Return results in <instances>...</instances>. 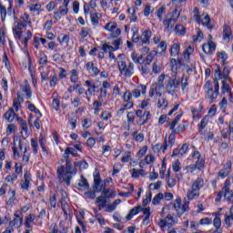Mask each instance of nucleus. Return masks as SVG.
Here are the masks:
<instances>
[{
    "label": "nucleus",
    "instance_id": "nucleus-16",
    "mask_svg": "<svg viewBox=\"0 0 233 233\" xmlns=\"http://www.w3.org/2000/svg\"><path fill=\"white\" fill-rule=\"evenodd\" d=\"M181 50V43L178 40H174L173 45L170 48V56L171 57H177L179 56V52Z\"/></svg>",
    "mask_w": 233,
    "mask_h": 233
},
{
    "label": "nucleus",
    "instance_id": "nucleus-19",
    "mask_svg": "<svg viewBox=\"0 0 233 233\" xmlns=\"http://www.w3.org/2000/svg\"><path fill=\"white\" fill-rule=\"evenodd\" d=\"M202 50L204 54H212L216 52V44L212 42V40H209L207 44L202 46Z\"/></svg>",
    "mask_w": 233,
    "mask_h": 233
},
{
    "label": "nucleus",
    "instance_id": "nucleus-15",
    "mask_svg": "<svg viewBox=\"0 0 233 233\" xmlns=\"http://www.w3.org/2000/svg\"><path fill=\"white\" fill-rule=\"evenodd\" d=\"M26 25L21 23V22H15V25L13 26V32L15 34V36L17 39H21V35H23V28H25Z\"/></svg>",
    "mask_w": 233,
    "mask_h": 233
},
{
    "label": "nucleus",
    "instance_id": "nucleus-28",
    "mask_svg": "<svg viewBox=\"0 0 233 233\" xmlns=\"http://www.w3.org/2000/svg\"><path fill=\"white\" fill-rule=\"evenodd\" d=\"M187 198L189 201H192L193 199H198V198H199V191H198L194 187H191L187 192Z\"/></svg>",
    "mask_w": 233,
    "mask_h": 233
},
{
    "label": "nucleus",
    "instance_id": "nucleus-33",
    "mask_svg": "<svg viewBox=\"0 0 233 233\" xmlns=\"http://www.w3.org/2000/svg\"><path fill=\"white\" fill-rule=\"evenodd\" d=\"M78 190H88L90 188V185L88 184V181L86 178L81 177V179L78 182Z\"/></svg>",
    "mask_w": 233,
    "mask_h": 233
},
{
    "label": "nucleus",
    "instance_id": "nucleus-31",
    "mask_svg": "<svg viewBox=\"0 0 233 233\" xmlns=\"http://www.w3.org/2000/svg\"><path fill=\"white\" fill-rule=\"evenodd\" d=\"M223 38L224 41H230L232 39V29H230V26L225 25L223 28Z\"/></svg>",
    "mask_w": 233,
    "mask_h": 233
},
{
    "label": "nucleus",
    "instance_id": "nucleus-9",
    "mask_svg": "<svg viewBox=\"0 0 233 233\" xmlns=\"http://www.w3.org/2000/svg\"><path fill=\"white\" fill-rule=\"evenodd\" d=\"M179 18V11L177 9H175L173 11L172 17L167 16L166 19L163 21L164 28L167 30V32H171L174 28V25H176V22Z\"/></svg>",
    "mask_w": 233,
    "mask_h": 233
},
{
    "label": "nucleus",
    "instance_id": "nucleus-48",
    "mask_svg": "<svg viewBox=\"0 0 233 233\" xmlns=\"http://www.w3.org/2000/svg\"><path fill=\"white\" fill-rule=\"evenodd\" d=\"M156 56H157V51L153 50V51L149 52L145 60L146 64L150 65L152 63V61H154V58L156 57Z\"/></svg>",
    "mask_w": 233,
    "mask_h": 233
},
{
    "label": "nucleus",
    "instance_id": "nucleus-10",
    "mask_svg": "<svg viewBox=\"0 0 233 233\" xmlns=\"http://www.w3.org/2000/svg\"><path fill=\"white\" fill-rule=\"evenodd\" d=\"M106 32H108L111 37H119L121 35V29L117 27V23L109 22L105 26Z\"/></svg>",
    "mask_w": 233,
    "mask_h": 233
},
{
    "label": "nucleus",
    "instance_id": "nucleus-61",
    "mask_svg": "<svg viewBox=\"0 0 233 233\" xmlns=\"http://www.w3.org/2000/svg\"><path fill=\"white\" fill-rule=\"evenodd\" d=\"M152 70L153 74H159V72H161V63L159 61H155Z\"/></svg>",
    "mask_w": 233,
    "mask_h": 233
},
{
    "label": "nucleus",
    "instance_id": "nucleus-55",
    "mask_svg": "<svg viewBox=\"0 0 233 233\" xmlns=\"http://www.w3.org/2000/svg\"><path fill=\"white\" fill-rule=\"evenodd\" d=\"M102 50L105 54H110L112 52H116V48L112 46H108V44L102 45Z\"/></svg>",
    "mask_w": 233,
    "mask_h": 233
},
{
    "label": "nucleus",
    "instance_id": "nucleus-50",
    "mask_svg": "<svg viewBox=\"0 0 233 233\" xmlns=\"http://www.w3.org/2000/svg\"><path fill=\"white\" fill-rule=\"evenodd\" d=\"M139 176H145V170L143 169H131V177H139Z\"/></svg>",
    "mask_w": 233,
    "mask_h": 233
},
{
    "label": "nucleus",
    "instance_id": "nucleus-43",
    "mask_svg": "<svg viewBox=\"0 0 233 233\" xmlns=\"http://www.w3.org/2000/svg\"><path fill=\"white\" fill-rule=\"evenodd\" d=\"M57 174L60 181L66 183V173L65 174V167L61 166L57 168Z\"/></svg>",
    "mask_w": 233,
    "mask_h": 233
},
{
    "label": "nucleus",
    "instance_id": "nucleus-5",
    "mask_svg": "<svg viewBox=\"0 0 233 233\" xmlns=\"http://www.w3.org/2000/svg\"><path fill=\"white\" fill-rule=\"evenodd\" d=\"M118 70L124 77H132L134 76V63L129 62L127 64V61L120 60L118 62Z\"/></svg>",
    "mask_w": 233,
    "mask_h": 233
},
{
    "label": "nucleus",
    "instance_id": "nucleus-46",
    "mask_svg": "<svg viewBox=\"0 0 233 233\" xmlns=\"http://www.w3.org/2000/svg\"><path fill=\"white\" fill-rule=\"evenodd\" d=\"M167 11V7L165 5H162L157 10L156 15L158 17L159 21H163V17L165 15V12Z\"/></svg>",
    "mask_w": 233,
    "mask_h": 233
},
{
    "label": "nucleus",
    "instance_id": "nucleus-42",
    "mask_svg": "<svg viewBox=\"0 0 233 233\" xmlns=\"http://www.w3.org/2000/svg\"><path fill=\"white\" fill-rule=\"evenodd\" d=\"M157 106L158 108H162V110H165L167 106H168V100H167L163 96H159L158 101H157Z\"/></svg>",
    "mask_w": 233,
    "mask_h": 233
},
{
    "label": "nucleus",
    "instance_id": "nucleus-37",
    "mask_svg": "<svg viewBox=\"0 0 233 233\" xmlns=\"http://www.w3.org/2000/svg\"><path fill=\"white\" fill-rule=\"evenodd\" d=\"M149 117H150V111H145L143 113V116L139 117L138 125H140V127H143V125L147 123Z\"/></svg>",
    "mask_w": 233,
    "mask_h": 233
},
{
    "label": "nucleus",
    "instance_id": "nucleus-54",
    "mask_svg": "<svg viewBox=\"0 0 233 233\" xmlns=\"http://www.w3.org/2000/svg\"><path fill=\"white\" fill-rule=\"evenodd\" d=\"M209 119H210V116H208V115L202 118V120L200 121V125H199V128H200L199 132H202L203 128H205V127H207V125H208Z\"/></svg>",
    "mask_w": 233,
    "mask_h": 233
},
{
    "label": "nucleus",
    "instance_id": "nucleus-20",
    "mask_svg": "<svg viewBox=\"0 0 233 233\" xmlns=\"http://www.w3.org/2000/svg\"><path fill=\"white\" fill-rule=\"evenodd\" d=\"M156 161V157L152 154H148L144 159L140 160L139 167L140 168H145L147 165H152Z\"/></svg>",
    "mask_w": 233,
    "mask_h": 233
},
{
    "label": "nucleus",
    "instance_id": "nucleus-64",
    "mask_svg": "<svg viewBox=\"0 0 233 233\" xmlns=\"http://www.w3.org/2000/svg\"><path fill=\"white\" fill-rule=\"evenodd\" d=\"M5 181H6L7 183H14V181H17V174L13 173L12 175H8V176L5 177Z\"/></svg>",
    "mask_w": 233,
    "mask_h": 233
},
{
    "label": "nucleus",
    "instance_id": "nucleus-53",
    "mask_svg": "<svg viewBox=\"0 0 233 233\" xmlns=\"http://www.w3.org/2000/svg\"><path fill=\"white\" fill-rule=\"evenodd\" d=\"M94 92H96V86H93L91 87H87V90L85 92L87 101H90Z\"/></svg>",
    "mask_w": 233,
    "mask_h": 233
},
{
    "label": "nucleus",
    "instance_id": "nucleus-3",
    "mask_svg": "<svg viewBox=\"0 0 233 233\" xmlns=\"http://www.w3.org/2000/svg\"><path fill=\"white\" fill-rule=\"evenodd\" d=\"M165 88V74H162L158 76L157 82L154 83L151 86L149 90V97H154V96H157L161 97L163 96V89Z\"/></svg>",
    "mask_w": 233,
    "mask_h": 233
},
{
    "label": "nucleus",
    "instance_id": "nucleus-38",
    "mask_svg": "<svg viewBox=\"0 0 233 233\" xmlns=\"http://www.w3.org/2000/svg\"><path fill=\"white\" fill-rule=\"evenodd\" d=\"M23 96H21V93H17V98H15L13 101V106L16 110H19V106L24 103Z\"/></svg>",
    "mask_w": 233,
    "mask_h": 233
},
{
    "label": "nucleus",
    "instance_id": "nucleus-59",
    "mask_svg": "<svg viewBox=\"0 0 233 233\" xmlns=\"http://www.w3.org/2000/svg\"><path fill=\"white\" fill-rule=\"evenodd\" d=\"M75 167H78L80 170H86V168H88V163H86V161L84 160L75 162Z\"/></svg>",
    "mask_w": 233,
    "mask_h": 233
},
{
    "label": "nucleus",
    "instance_id": "nucleus-52",
    "mask_svg": "<svg viewBox=\"0 0 233 233\" xmlns=\"http://www.w3.org/2000/svg\"><path fill=\"white\" fill-rule=\"evenodd\" d=\"M39 145H40L43 152L46 154V152H47L46 138H45V137H43L42 135H40V137H39Z\"/></svg>",
    "mask_w": 233,
    "mask_h": 233
},
{
    "label": "nucleus",
    "instance_id": "nucleus-29",
    "mask_svg": "<svg viewBox=\"0 0 233 233\" xmlns=\"http://www.w3.org/2000/svg\"><path fill=\"white\" fill-rule=\"evenodd\" d=\"M187 150H188V145L187 144H184L181 147V148L174 149L173 154L171 156H172V157H174L176 156H185V154H187Z\"/></svg>",
    "mask_w": 233,
    "mask_h": 233
},
{
    "label": "nucleus",
    "instance_id": "nucleus-30",
    "mask_svg": "<svg viewBox=\"0 0 233 233\" xmlns=\"http://www.w3.org/2000/svg\"><path fill=\"white\" fill-rule=\"evenodd\" d=\"M34 221H35V214H29L27 217H25V228H32V227H34Z\"/></svg>",
    "mask_w": 233,
    "mask_h": 233
},
{
    "label": "nucleus",
    "instance_id": "nucleus-47",
    "mask_svg": "<svg viewBox=\"0 0 233 233\" xmlns=\"http://www.w3.org/2000/svg\"><path fill=\"white\" fill-rule=\"evenodd\" d=\"M15 130H17V127L15 124H9L5 129L6 136H12V134H15Z\"/></svg>",
    "mask_w": 233,
    "mask_h": 233
},
{
    "label": "nucleus",
    "instance_id": "nucleus-14",
    "mask_svg": "<svg viewBox=\"0 0 233 233\" xmlns=\"http://www.w3.org/2000/svg\"><path fill=\"white\" fill-rule=\"evenodd\" d=\"M232 168V162L228 160L223 167V168L218 172V177L221 179H225L228 174H230V170Z\"/></svg>",
    "mask_w": 233,
    "mask_h": 233
},
{
    "label": "nucleus",
    "instance_id": "nucleus-25",
    "mask_svg": "<svg viewBox=\"0 0 233 233\" xmlns=\"http://www.w3.org/2000/svg\"><path fill=\"white\" fill-rule=\"evenodd\" d=\"M222 194H224L226 201L233 203V192L232 190H230V187H228V186L224 187L222 188Z\"/></svg>",
    "mask_w": 233,
    "mask_h": 233
},
{
    "label": "nucleus",
    "instance_id": "nucleus-6",
    "mask_svg": "<svg viewBox=\"0 0 233 233\" xmlns=\"http://www.w3.org/2000/svg\"><path fill=\"white\" fill-rule=\"evenodd\" d=\"M61 199H60V205L62 208V210L64 214L66 215V219L67 221H70L72 219V210H70V206L68 205V202H66V199H68V195L66 194V191L61 189Z\"/></svg>",
    "mask_w": 233,
    "mask_h": 233
},
{
    "label": "nucleus",
    "instance_id": "nucleus-34",
    "mask_svg": "<svg viewBox=\"0 0 233 233\" xmlns=\"http://www.w3.org/2000/svg\"><path fill=\"white\" fill-rule=\"evenodd\" d=\"M19 125L22 136H25L26 137V136H28V125L26 124V121L23 120V118H20Z\"/></svg>",
    "mask_w": 233,
    "mask_h": 233
},
{
    "label": "nucleus",
    "instance_id": "nucleus-51",
    "mask_svg": "<svg viewBox=\"0 0 233 233\" xmlns=\"http://www.w3.org/2000/svg\"><path fill=\"white\" fill-rule=\"evenodd\" d=\"M175 32L177 35H185V34L187 33V31L185 30V26H183L182 25H177L175 26Z\"/></svg>",
    "mask_w": 233,
    "mask_h": 233
},
{
    "label": "nucleus",
    "instance_id": "nucleus-12",
    "mask_svg": "<svg viewBox=\"0 0 233 233\" xmlns=\"http://www.w3.org/2000/svg\"><path fill=\"white\" fill-rule=\"evenodd\" d=\"M28 8L33 15H39L43 12V5L35 0H30L28 2Z\"/></svg>",
    "mask_w": 233,
    "mask_h": 233
},
{
    "label": "nucleus",
    "instance_id": "nucleus-39",
    "mask_svg": "<svg viewBox=\"0 0 233 233\" xmlns=\"http://www.w3.org/2000/svg\"><path fill=\"white\" fill-rule=\"evenodd\" d=\"M233 221V206L229 209V213H226L225 215V223L228 227H230Z\"/></svg>",
    "mask_w": 233,
    "mask_h": 233
},
{
    "label": "nucleus",
    "instance_id": "nucleus-27",
    "mask_svg": "<svg viewBox=\"0 0 233 233\" xmlns=\"http://www.w3.org/2000/svg\"><path fill=\"white\" fill-rule=\"evenodd\" d=\"M21 90L25 92L26 99H32V88L28 85V81L25 80L24 85L21 86Z\"/></svg>",
    "mask_w": 233,
    "mask_h": 233
},
{
    "label": "nucleus",
    "instance_id": "nucleus-23",
    "mask_svg": "<svg viewBox=\"0 0 233 233\" xmlns=\"http://www.w3.org/2000/svg\"><path fill=\"white\" fill-rule=\"evenodd\" d=\"M30 181H32V177L30 173L25 172L24 175V180L21 182V189L22 190H28L30 187Z\"/></svg>",
    "mask_w": 233,
    "mask_h": 233
},
{
    "label": "nucleus",
    "instance_id": "nucleus-49",
    "mask_svg": "<svg viewBox=\"0 0 233 233\" xmlns=\"http://www.w3.org/2000/svg\"><path fill=\"white\" fill-rule=\"evenodd\" d=\"M121 161H122V163H128V161H132V152L131 151H126L122 155Z\"/></svg>",
    "mask_w": 233,
    "mask_h": 233
},
{
    "label": "nucleus",
    "instance_id": "nucleus-8",
    "mask_svg": "<svg viewBox=\"0 0 233 233\" xmlns=\"http://www.w3.org/2000/svg\"><path fill=\"white\" fill-rule=\"evenodd\" d=\"M157 225L162 232H167V230H170V228L176 225V220H174L172 215H167L165 218L160 219Z\"/></svg>",
    "mask_w": 233,
    "mask_h": 233
},
{
    "label": "nucleus",
    "instance_id": "nucleus-44",
    "mask_svg": "<svg viewBox=\"0 0 233 233\" xmlns=\"http://www.w3.org/2000/svg\"><path fill=\"white\" fill-rule=\"evenodd\" d=\"M166 177L167 178V187L169 188H174V187H176V178L170 177V169H168Z\"/></svg>",
    "mask_w": 233,
    "mask_h": 233
},
{
    "label": "nucleus",
    "instance_id": "nucleus-1",
    "mask_svg": "<svg viewBox=\"0 0 233 233\" xmlns=\"http://www.w3.org/2000/svg\"><path fill=\"white\" fill-rule=\"evenodd\" d=\"M229 74L230 71L228 70V68H224L223 72L221 73L218 67L215 71V86H212V83L210 81L206 82L204 86V90L206 93V97L209 99V103H214V101L218 99V96H219V82H218V80L223 79V81H228Z\"/></svg>",
    "mask_w": 233,
    "mask_h": 233
},
{
    "label": "nucleus",
    "instance_id": "nucleus-17",
    "mask_svg": "<svg viewBox=\"0 0 233 233\" xmlns=\"http://www.w3.org/2000/svg\"><path fill=\"white\" fill-rule=\"evenodd\" d=\"M68 14V7L66 5L59 6L58 10L54 13V19L56 21L61 20V17L66 15Z\"/></svg>",
    "mask_w": 233,
    "mask_h": 233
},
{
    "label": "nucleus",
    "instance_id": "nucleus-11",
    "mask_svg": "<svg viewBox=\"0 0 233 233\" xmlns=\"http://www.w3.org/2000/svg\"><path fill=\"white\" fill-rule=\"evenodd\" d=\"M189 205H190V202L187 200L182 205L181 198H177L175 200L174 208L178 214H185V212H188V210H190Z\"/></svg>",
    "mask_w": 233,
    "mask_h": 233
},
{
    "label": "nucleus",
    "instance_id": "nucleus-36",
    "mask_svg": "<svg viewBox=\"0 0 233 233\" xmlns=\"http://www.w3.org/2000/svg\"><path fill=\"white\" fill-rule=\"evenodd\" d=\"M174 143H176V136L174 135H170L168 137V142L167 143V141L164 144V148H163V152H165V150H167V148H172L174 147Z\"/></svg>",
    "mask_w": 233,
    "mask_h": 233
},
{
    "label": "nucleus",
    "instance_id": "nucleus-21",
    "mask_svg": "<svg viewBox=\"0 0 233 233\" xmlns=\"http://www.w3.org/2000/svg\"><path fill=\"white\" fill-rule=\"evenodd\" d=\"M66 187H70V181L72 179V161H66Z\"/></svg>",
    "mask_w": 233,
    "mask_h": 233
},
{
    "label": "nucleus",
    "instance_id": "nucleus-4",
    "mask_svg": "<svg viewBox=\"0 0 233 233\" xmlns=\"http://www.w3.org/2000/svg\"><path fill=\"white\" fill-rule=\"evenodd\" d=\"M13 145L14 158L19 159V157H21L19 150L24 154L26 152V139H18L17 137H15L13 140Z\"/></svg>",
    "mask_w": 233,
    "mask_h": 233
},
{
    "label": "nucleus",
    "instance_id": "nucleus-18",
    "mask_svg": "<svg viewBox=\"0 0 233 233\" xmlns=\"http://www.w3.org/2000/svg\"><path fill=\"white\" fill-rule=\"evenodd\" d=\"M141 94H147V86L139 85L131 92L132 96L136 97V99H137V97H141Z\"/></svg>",
    "mask_w": 233,
    "mask_h": 233
},
{
    "label": "nucleus",
    "instance_id": "nucleus-22",
    "mask_svg": "<svg viewBox=\"0 0 233 233\" xmlns=\"http://www.w3.org/2000/svg\"><path fill=\"white\" fill-rule=\"evenodd\" d=\"M205 187V179L202 177H197L195 180L191 182V188H195V190H201Z\"/></svg>",
    "mask_w": 233,
    "mask_h": 233
},
{
    "label": "nucleus",
    "instance_id": "nucleus-41",
    "mask_svg": "<svg viewBox=\"0 0 233 233\" xmlns=\"http://www.w3.org/2000/svg\"><path fill=\"white\" fill-rule=\"evenodd\" d=\"M150 65L148 64H140L138 69L140 70L142 76H148L150 74Z\"/></svg>",
    "mask_w": 233,
    "mask_h": 233
},
{
    "label": "nucleus",
    "instance_id": "nucleus-45",
    "mask_svg": "<svg viewBox=\"0 0 233 233\" xmlns=\"http://www.w3.org/2000/svg\"><path fill=\"white\" fill-rule=\"evenodd\" d=\"M9 199L7 200V205H10L12 207L14 205V202L15 201V190L10 189L8 191Z\"/></svg>",
    "mask_w": 233,
    "mask_h": 233
},
{
    "label": "nucleus",
    "instance_id": "nucleus-58",
    "mask_svg": "<svg viewBox=\"0 0 233 233\" xmlns=\"http://www.w3.org/2000/svg\"><path fill=\"white\" fill-rule=\"evenodd\" d=\"M182 116H183V113H180L175 117V119L170 124V127H169L170 130H174V128H176V125L179 123V120L181 119Z\"/></svg>",
    "mask_w": 233,
    "mask_h": 233
},
{
    "label": "nucleus",
    "instance_id": "nucleus-7",
    "mask_svg": "<svg viewBox=\"0 0 233 233\" xmlns=\"http://www.w3.org/2000/svg\"><path fill=\"white\" fill-rule=\"evenodd\" d=\"M193 17L197 23L203 25V26H207L209 30L212 29V25H210V16L208 15L203 14L199 15V9H198V7L193 9Z\"/></svg>",
    "mask_w": 233,
    "mask_h": 233
},
{
    "label": "nucleus",
    "instance_id": "nucleus-24",
    "mask_svg": "<svg viewBox=\"0 0 233 233\" xmlns=\"http://www.w3.org/2000/svg\"><path fill=\"white\" fill-rule=\"evenodd\" d=\"M21 225H23V217L15 214V218L9 222V226L14 228H21Z\"/></svg>",
    "mask_w": 233,
    "mask_h": 233
},
{
    "label": "nucleus",
    "instance_id": "nucleus-32",
    "mask_svg": "<svg viewBox=\"0 0 233 233\" xmlns=\"http://www.w3.org/2000/svg\"><path fill=\"white\" fill-rule=\"evenodd\" d=\"M150 37H152V31L146 30L142 33V45H149Z\"/></svg>",
    "mask_w": 233,
    "mask_h": 233
},
{
    "label": "nucleus",
    "instance_id": "nucleus-13",
    "mask_svg": "<svg viewBox=\"0 0 233 233\" xmlns=\"http://www.w3.org/2000/svg\"><path fill=\"white\" fill-rule=\"evenodd\" d=\"M193 159L196 161V165L198 170H203L205 168V159H203V157H201V154H199L198 151H195L192 156Z\"/></svg>",
    "mask_w": 233,
    "mask_h": 233
},
{
    "label": "nucleus",
    "instance_id": "nucleus-62",
    "mask_svg": "<svg viewBox=\"0 0 233 233\" xmlns=\"http://www.w3.org/2000/svg\"><path fill=\"white\" fill-rule=\"evenodd\" d=\"M218 57L221 61V63L225 64L227 59H228V55H227V53L225 51H222V52L218 53Z\"/></svg>",
    "mask_w": 233,
    "mask_h": 233
},
{
    "label": "nucleus",
    "instance_id": "nucleus-40",
    "mask_svg": "<svg viewBox=\"0 0 233 233\" xmlns=\"http://www.w3.org/2000/svg\"><path fill=\"white\" fill-rule=\"evenodd\" d=\"M5 119H6V121H8L9 123H12V121L15 119V112H14V109L10 108L5 112Z\"/></svg>",
    "mask_w": 233,
    "mask_h": 233
},
{
    "label": "nucleus",
    "instance_id": "nucleus-26",
    "mask_svg": "<svg viewBox=\"0 0 233 233\" xmlns=\"http://www.w3.org/2000/svg\"><path fill=\"white\" fill-rule=\"evenodd\" d=\"M141 212L144 214L143 225H148L150 223V216H152L150 208H142Z\"/></svg>",
    "mask_w": 233,
    "mask_h": 233
},
{
    "label": "nucleus",
    "instance_id": "nucleus-60",
    "mask_svg": "<svg viewBox=\"0 0 233 233\" xmlns=\"http://www.w3.org/2000/svg\"><path fill=\"white\" fill-rule=\"evenodd\" d=\"M77 79H79V73H77V70L72 69L71 70V83H77Z\"/></svg>",
    "mask_w": 233,
    "mask_h": 233
},
{
    "label": "nucleus",
    "instance_id": "nucleus-63",
    "mask_svg": "<svg viewBox=\"0 0 233 233\" xmlns=\"http://www.w3.org/2000/svg\"><path fill=\"white\" fill-rule=\"evenodd\" d=\"M163 199V193L156 195L152 200L153 205H159V202Z\"/></svg>",
    "mask_w": 233,
    "mask_h": 233
},
{
    "label": "nucleus",
    "instance_id": "nucleus-2",
    "mask_svg": "<svg viewBox=\"0 0 233 233\" xmlns=\"http://www.w3.org/2000/svg\"><path fill=\"white\" fill-rule=\"evenodd\" d=\"M179 86L182 87L183 92L187 91L188 88V77L183 76L181 78L177 76V73L173 71V76L171 78L167 80V83L166 84V90L167 94H176L177 91V88Z\"/></svg>",
    "mask_w": 233,
    "mask_h": 233
},
{
    "label": "nucleus",
    "instance_id": "nucleus-57",
    "mask_svg": "<svg viewBox=\"0 0 233 233\" xmlns=\"http://www.w3.org/2000/svg\"><path fill=\"white\" fill-rule=\"evenodd\" d=\"M31 147L34 154H37V152H39V143H37V139L35 138L31 139Z\"/></svg>",
    "mask_w": 233,
    "mask_h": 233
},
{
    "label": "nucleus",
    "instance_id": "nucleus-56",
    "mask_svg": "<svg viewBox=\"0 0 233 233\" xmlns=\"http://www.w3.org/2000/svg\"><path fill=\"white\" fill-rule=\"evenodd\" d=\"M25 105H27L28 110H30V112H35V114H37V116L41 114V111H39V109H37L34 104H31L30 101H26Z\"/></svg>",
    "mask_w": 233,
    "mask_h": 233
},
{
    "label": "nucleus",
    "instance_id": "nucleus-35",
    "mask_svg": "<svg viewBox=\"0 0 233 233\" xmlns=\"http://www.w3.org/2000/svg\"><path fill=\"white\" fill-rule=\"evenodd\" d=\"M143 210V208L141 206H137V207H135L133 208L128 215L127 216V219L128 221H130V219H132V218H134V216H136V214H137L138 212H141Z\"/></svg>",
    "mask_w": 233,
    "mask_h": 233
}]
</instances>
